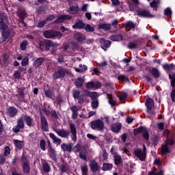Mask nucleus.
Segmentation results:
<instances>
[{
  "label": "nucleus",
  "mask_w": 175,
  "mask_h": 175,
  "mask_svg": "<svg viewBox=\"0 0 175 175\" xmlns=\"http://www.w3.org/2000/svg\"><path fill=\"white\" fill-rule=\"evenodd\" d=\"M29 61V59L28 56H25V57L22 59L21 66H23V67L27 66Z\"/></svg>",
  "instance_id": "obj_50"
},
{
  "label": "nucleus",
  "mask_w": 175,
  "mask_h": 175,
  "mask_svg": "<svg viewBox=\"0 0 175 175\" xmlns=\"http://www.w3.org/2000/svg\"><path fill=\"white\" fill-rule=\"evenodd\" d=\"M70 133H71V138L73 141V142H76L77 139V129L72 123L70 124Z\"/></svg>",
  "instance_id": "obj_12"
},
{
  "label": "nucleus",
  "mask_w": 175,
  "mask_h": 175,
  "mask_svg": "<svg viewBox=\"0 0 175 175\" xmlns=\"http://www.w3.org/2000/svg\"><path fill=\"white\" fill-rule=\"evenodd\" d=\"M124 25L126 27V28H133V29H135V23H133V21H126Z\"/></svg>",
  "instance_id": "obj_38"
},
{
  "label": "nucleus",
  "mask_w": 175,
  "mask_h": 175,
  "mask_svg": "<svg viewBox=\"0 0 175 175\" xmlns=\"http://www.w3.org/2000/svg\"><path fill=\"white\" fill-rule=\"evenodd\" d=\"M44 61H45L44 57H38V59H36L33 63V67L35 68H39V67L42 66V64H43V62H44Z\"/></svg>",
  "instance_id": "obj_20"
},
{
  "label": "nucleus",
  "mask_w": 175,
  "mask_h": 175,
  "mask_svg": "<svg viewBox=\"0 0 175 175\" xmlns=\"http://www.w3.org/2000/svg\"><path fill=\"white\" fill-rule=\"evenodd\" d=\"M109 39H111V40H117V42H119V40H122L123 36L121 34L111 35V37H109Z\"/></svg>",
  "instance_id": "obj_36"
},
{
  "label": "nucleus",
  "mask_w": 175,
  "mask_h": 175,
  "mask_svg": "<svg viewBox=\"0 0 175 175\" xmlns=\"http://www.w3.org/2000/svg\"><path fill=\"white\" fill-rule=\"evenodd\" d=\"M43 46H44L46 50H49L51 46H54L53 41H50V40H45L44 42H42Z\"/></svg>",
  "instance_id": "obj_32"
},
{
  "label": "nucleus",
  "mask_w": 175,
  "mask_h": 175,
  "mask_svg": "<svg viewBox=\"0 0 175 175\" xmlns=\"http://www.w3.org/2000/svg\"><path fill=\"white\" fill-rule=\"evenodd\" d=\"M143 137L145 139H149V131L146 129L142 128Z\"/></svg>",
  "instance_id": "obj_49"
},
{
  "label": "nucleus",
  "mask_w": 175,
  "mask_h": 175,
  "mask_svg": "<svg viewBox=\"0 0 175 175\" xmlns=\"http://www.w3.org/2000/svg\"><path fill=\"white\" fill-rule=\"evenodd\" d=\"M42 167H43V170L44 172H50L51 168H50V165H49V164H48V163H44V164H43V165H42Z\"/></svg>",
  "instance_id": "obj_53"
},
{
  "label": "nucleus",
  "mask_w": 175,
  "mask_h": 175,
  "mask_svg": "<svg viewBox=\"0 0 175 175\" xmlns=\"http://www.w3.org/2000/svg\"><path fill=\"white\" fill-rule=\"evenodd\" d=\"M49 137H50V138H51V139H53V144H56V145H57V146L61 145V144H62L61 138H58V137L55 135V134H53V133H50Z\"/></svg>",
  "instance_id": "obj_18"
},
{
  "label": "nucleus",
  "mask_w": 175,
  "mask_h": 175,
  "mask_svg": "<svg viewBox=\"0 0 175 175\" xmlns=\"http://www.w3.org/2000/svg\"><path fill=\"white\" fill-rule=\"evenodd\" d=\"M46 23V20H40V21H38L37 27H38L39 28H42L45 25Z\"/></svg>",
  "instance_id": "obj_58"
},
{
  "label": "nucleus",
  "mask_w": 175,
  "mask_h": 175,
  "mask_svg": "<svg viewBox=\"0 0 175 175\" xmlns=\"http://www.w3.org/2000/svg\"><path fill=\"white\" fill-rule=\"evenodd\" d=\"M90 167L92 172H96L99 168L98 163L95 161H90Z\"/></svg>",
  "instance_id": "obj_22"
},
{
  "label": "nucleus",
  "mask_w": 175,
  "mask_h": 175,
  "mask_svg": "<svg viewBox=\"0 0 175 175\" xmlns=\"http://www.w3.org/2000/svg\"><path fill=\"white\" fill-rule=\"evenodd\" d=\"M118 148L117 146H112V148H111V154H113L114 161H115V156L116 154V150Z\"/></svg>",
  "instance_id": "obj_59"
},
{
  "label": "nucleus",
  "mask_w": 175,
  "mask_h": 175,
  "mask_svg": "<svg viewBox=\"0 0 175 175\" xmlns=\"http://www.w3.org/2000/svg\"><path fill=\"white\" fill-rule=\"evenodd\" d=\"M166 144H167V146L174 145V138H171V139L167 138L166 139Z\"/></svg>",
  "instance_id": "obj_57"
},
{
  "label": "nucleus",
  "mask_w": 175,
  "mask_h": 175,
  "mask_svg": "<svg viewBox=\"0 0 175 175\" xmlns=\"http://www.w3.org/2000/svg\"><path fill=\"white\" fill-rule=\"evenodd\" d=\"M8 18L6 13H0V29L3 38V40H6L10 35L9 32H5L8 28Z\"/></svg>",
  "instance_id": "obj_1"
},
{
  "label": "nucleus",
  "mask_w": 175,
  "mask_h": 175,
  "mask_svg": "<svg viewBox=\"0 0 175 175\" xmlns=\"http://www.w3.org/2000/svg\"><path fill=\"white\" fill-rule=\"evenodd\" d=\"M163 170H159L157 172H155L154 171H149L148 175H163Z\"/></svg>",
  "instance_id": "obj_42"
},
{
  "label": "nucleus",
  "mask_w": 175,
  "mask_h": 175,
  "mask_svg": "<svg viewBox=\"0 0 175 175\" xmlns=\"http://www.w3.org/2000/svg\"><path fill=\"white\" fill-rule=\"evenodd\" d=\"M100 43H103L105 47H109V46L111 44V41H105V38H100Z\"/></svg>",
  "instance_id": "obj_48"
},
{
  "label": "nucleus",
  "mask_w": 175,
  "mask_h": 175,
  "mask_svg": "<svg viewBox=\"0 0 175 175\" xmlns=\"http://www.w3.org/2000/svg\"><path fill=\"white\" fill-rule=\"evenodd\" d=\"M84 82H85L84 78H81V77H79V78H77V79L75 80V85L77 88H81V86H83Z\"/></svg>",
  "instance_id": "obj_30"
},
{
  "label": "nucleus",
  "mask_w": 175,
  "mask_h": 175,
  "mask_svg": "<svg viewBox=\"0 0 175 175\" xmlns=\"http://www.w3.org/2000/svg\"><path fill=\"white\" fill-rule=\"evenodd\" d=\"M21 77V73L20 71H15L14 73L13 74V77L15 79H19Z\"/></svg>",
  "instance_id": "obj_61"
},
{
  "label": "nucleus",
  "mask_w": 175,
  "mask_h": 175,
  "mask_svg": "<svg viewBox=\"0 0 175 175\" xmlns=\"http://www.w3.org/2000/svg\"><path fill=\"white\" fill-rule=\"evenodd\" d=\"M101 86L100 82H87L85 88L86 89H93V90H96V89H100Z\"/></svg>",
  "instance_id": "obj_11"
},
{
  "label": "nucleus",
  "mask_w": 175,
  "mask_h": 175,
  "mask_svg": "<svg viewBox=\"0 0 175 175\" xmlns=\"http://www.w3.org/2000/svg\"><path fill=\"white\" fill-rule=\"evenodd\" d=\"M122 129L121 123H113L111 126V130L113 133H119L120 130Z\"/></svg>",
  "instance_id": "obj_25"
},
{
  "label": "nucleus",
  "mask_w": 175,
  "mask_h": 175,
  "mask_svg": "<svg viewBox=\"0 0 175 175\" xmlns=\"http://www.w3.org/2000/svg\"><path fill=\"white\" fill-rule=\"evenodd\" d=\"M128 49H135V47H137V42H129L127 45Z\"/></svg>",
  "instance_id": "obj_63"
},
{
  "label": "nucleus",
  "mask_w": 175,
  "mask_h": 175,
  "mask_svg": "<svg viewBox=\"0 0 175 175\" xmlns=\"http://www.w3.org/2000/svg\"><path fill=\"white\" fill-rule=\"evenodd\" d=\"M91 128L92 130H97L98 131H103L105 129V123L101 119H97L96 120H93L91 122Z\"/></svg>",
  "instance_id": "obj_2"
},
{
  "label": "nucleus",
  "mask_w": 175,
  "mask_h": 175,
  "mask_svg": "<svg viewBox=\"0 0 175 175\" xmlns=\"http://www.w3.org/2000/svg\"><path fill=\"white\" fill-rule=\"evenodd\" d=\"M170 79H171V86L173 89L171 92V98L173 103L175 102V74H173L172 76L169 75Z\"/></svg>",
  "instance_id": "obj_9"
},
{
  "label": "nucleus",
  "mask_w": 175,
  "mask_h": 175,
  "mask_svg": "<svg viewBox=\"0 0 175 175\" xmlns=\"http://www.w3.org/2000/svg\"><path fill=\"white\" fill-rule=\"evenodd\" d=\"M90 97L94 100L98 97V93L96 92H90Z\"/></svg>",
  "instance_id": "obj_55"
},
{
  "label": "nucleus",
  "mask_w": 175,
  "mask_h": 175,
  "mask_svg": "<svg viewBox=\"0 0 175 175\" xmlns=\"http://www.w3.org/2000/svg\"><path fill=\"white\" fill-rule=\"evenodd\" d=\"M23 170L25 174H29L31 170L29 166V161L28 159L26 160V163L25 164H22Z\"/></svg>",
  "instance_id": "obj_26"
},
{
  "label": "nucleus",
  "mask_w": 175,
  "mask_h": 175,
  "mask_svg": "<svg viewBox=\"0 0 175 175\" xmlns=\"http://www.w3.org/2000/svg\"><path fill=\"white\" fill-rule=\"evenodd\" d=\"M85 27V23H83V20H78L76 21L75 24L72 25V28L77 29V28L82 29Z\"/></svg>",
  "instance_id": "obj_23"
},
{
  "label": "nucleus",
  "mask_w": 175,
  "mask_h": 175,
  "mask_svg": "<svg viewBox=\"0 0 175 175\" xmlns=\"http://www.w3.org/2000/svg\"><path fill=\"white\" fill-rule=\"evenodd\" d=\"M84 29L87 31L88 32H93L94 31V27H92L90 24H85L84 23Z\"/></svg>",
  "instance_id": "obj_44"
},
{
  "label": "nucleus",
  "mask_w": 175,
  "mask_h": 175,
  "mask_svg": "<svg viewBox=\"0 0 175 175\" xmlns=\"http://www.w3.org/2000/svg\"><path fill=\"white\" fill-rule=\"evenodd\" d=\"M49 154L51 159L53 160L54 161H56L57 160V154L55 149H53L52 146L49 144V147L48 149Z\"/></svg>",
  "instance_id": "obj_16"
},
{
  "label": "nucleus",
  "mask_w": 175,
  "mask_h": 175,
  "mask_svg": "<svg viewBox=\"0 0 175 175\" xmlns=\"http://www.w3.org/2000/svg\"><path fill=\"white\" fill-rule=\"evenodd\" d=\"M122 162V157L120 156V154H118V153H116L115 154V164L118 165V164H121Z\"/></svg>",
  "instance_id": "obj_45"
},
{
  "label": "nucleus",
  "mask_w": 175,
  "mask_h": 175,
  "mask_svg": "<svg viewBox=\"0 0 175 175\" xmlns=\"http://www.w3.org/2000/svg\"><path fill=\"white\" fill-rule=\"evenodd\" d=\"M98 27L103 29H105L106 31L111 29V25L107 23H101L98 25Z\"/></svg>",
  "instance_id": "obj_43"
},
{
  "label": "nucleus",
  "mask_w": 175,
  "mask_h": 175,
  "mask_svg": "<svg viewBox=\"0 0 175 175\" xmlns=\"http://www.w3.org/2000/svg\"><path fill=\"white\" fill-rule=\"evenodd\" d=\"M44 36L45 38H54V36H62V33L59 31H53V29H48L43 32Z\"/></svg>",
  "instance_id": "obj_7"
},
{
  "label": "nucleus",
  "mask_w": 175,
  "mask_h": 175,
  "mask_svg": "<svg viewBox=\"0 0 175 175\" xmlns=\"http://www.w3.org/2000/svg\"><path fill=\"white\" fill-rule=\"evenodd\" d=\"M74 37L79 42H84L86 39L85 35V33H83V32H75L74 33Z\"/></svg>",
  "instance_id": "obj_15"
},
{
  "label": "nucleus",
  "mask_w": 175,
  "mask_h": 175,
  "mask_svg": "<svg viewBox=\"0 0 175 175\" xmlns=\"http://www.w3.org/2000/svg\"><path fill=\"white\" fill-rule=\"evenodd\" d=\"M54 131L59 137H61V138H68V137H70V133L69 130H64V129H54Z\"/></svg>",
  "instance_id": "obj_8"
},
{
  "label": "nucleus",
  "mask_w": 175,
  "mask_h": 175,
  "mask_svg": "<svg viewBox=\"0 0 175 175\" xmlns=\"http://www.w3.org/2000/svg\"><path fill=\"white\" fill-rule=\"evenodd\" d=\"M113 168V164L110 163H104L102 170L103 171H110Z\"/></svg>",
  "instance_id": "obj_33"
},
{
  "label": "nucleus",
  "mask_w": 175,
  "mask_h": 175,
  "mask_svg": "<svg viewBox=\"0 0 175 175\" xmlns=\"http://www.w3.org/2000/svg\"><path fill=\"white\" fill-rule=\"evenodd\" d=\"M10 153H11V149H10V146H5L4 152H3L5 159H6V157L8 156H9L10 154Z\"/></svg>",
  "instance_id": "obj_46"
},
{
  "label": "nucleus",
  "mask_w": 175,
  "mask_h": 175,
  "mask_svg": "<svg viewBox=\"0 0 175 175\" xmlns=\"http://www.w3.org/2000/svg\"><path fill=\"white\" fill-rule=\"evenodd\" d=\"M40 123H41V129L44 131H49V123L47 122V119H46V116L41 113L40 116Z\"/></svg>",
  "instance_id": "obj_10"
},
{
  "label": "nucleus",
  "mask_w": 175,
  "mask_h": 175,
  "mask_svg": "<svg viewBox=\"0 0 175 175\" xmlns=\"http://www.w3.org/2000/svg\"><path fill=\"white\" fill-rule=\"evenodd\" d=\"M146 148L145 145H144V150L142 149H135L133 153L135 157L139 159L140 161H144L146 159Z\"/></svg>",
  "instance_id": "obj_3"
},
{
  "label": "nucleus",
  "mask_w": 175,
  "mask_h": 175,
  "mask_svg": "<svg viewBox=\"0 0 175 175\" xmlns=\"http://www.w3.org/2000/svg\"><path fill=\"white\" fill-rule=\"evenodd\" d=\"M24 120L29 127H31L32 126V123L33 122V119L31 118V116H28V115H25L24 116Z\"/></svg>",
  "instance_id": "obj_29"
},
{
  "label": "nucleus",
  "mask_w": 175,
  "mask_h": 175,
  "mask_svg": "<svg viewBox=\"0 0 175 175\" xmlns=\"http://www.w3.org/2000/svg\"><path fill=\"white\" fill-rule=\"evenodd\" d=\"M59 170L62 172H66V171L68 170L66 164H62L59 165Z\"/></svg>",
  "instance_id": "obj_60"
},
{
  "label": "nucleus",
  "mask_w": 175,
  "mask_h": 175,
  "mask_svg": "<svg viewBox=\"0 0 175 175\" xmlns=\"http://www.w3.org/2000/svg\"><path fill=\"white\" fill-rule=\"evenodd\" d=\"M69 13H77L79 10V6L78 5H72L70 6V8L68 9Z\"/></svg>",
  "instance_id": "obj_39"
},
{
  "label": "nucleus",
  "mask_w": 175,
  "mask_h": 175,
  "mask_svg": "<svg viewBox=\"0 0 175 175\" xmlns=\"http://www.w3.org/2000/svg\"><path fill=\"white\" fill-rule=\"evenodd\" d=\"M17 14L21 17V18H25V17L27 16V12L25 9H18Z\"/></svg>",
  "instance_id": "obj_34"
},
{
  "label": "nucleus",
  "mask_w": 175,
  "mask_h": 175,
  "mask_svg": "<svg viewBox=\"0 0 175 175\" xmlns=\"http://www.w3.org/2000/svg\"><path fill=\"white\" fill-rule=\"evenodd\" d=\"M62 150L64 152H72V146L70 145V144L66 145V144H62L61 145Z\"/></svg>",
  "instance_id": "obj_28"
},
{
  "label": "nucleus",
  "mask_w": 175,
  "mask_h": 175,
  "mask_svg": "<svg viewBox=\"0 0 175 175\" xmlns=\"http://www.w3.org/2000/svg\"><path fill=\"white\" fill-rule=\"evenodd\" d=\"M146 107L147 108V112L153 116H155L156 112L153 111L154 107V101L152 98H148L146 101Z\"/></svg>",
  "instance_id": "obj_5"
},
{
  "label": "nucleus",
  "mask_w": 175,
  "mask_h": 175,
  "mask_svg": "<svg viewBox=\"0 0 175 175\" xmlns=\"http://www.w3.org/2000/svg\"><path fill=\"white\" fill-rule=\"evenodd\" d=\"M40 146L42 150H46V141H44V139H41Z\"/></svg>",
  "instance_id": "obj_56"
},
{
  "label": "nucleus",
  "mask_w": 175,
  "mask_h": 175,
  "mask_svg": "<svg viewBox=\"0 0 175 175\" xmlns=\"http://www.w3.org/2000/svg\"><path fill=\"white\" fill-rule=\"evenodd\" d=\"M91 104L93 109H96L99 105V101L97 98H94V100L92 101Z\"/></svg>",
  "instance_id": "obj_47"
},
{
  "label": "nucleus",
  "mask_w": 175,
  "mask_h": 175,
  "mask_svg": "<svg viewBox=\"0 0 175 175\" xmlns=\"http://www.w3.org/2000/svg\"><path fill=\"white\" fill-rule=\"evenodd\" d=\"M67 73V70L64 67H57L56 71L53 75V78L54 81L59 79L60 78H64Z\"/></svg>",
  "instance_id": "obj_4"
},
{
  "label": "nucleus",
  "mask_w": 175,
  "mask_h": 175,
  "mask_svg": "<svg viewBox=\"0 0 175 175\" xmlns=\"http://www.w3.org/2000/svg\"><path fill=\"white\" fill-rule=\"evenodd\" d=\"M137 14H138V16H142L143 17H154V14L150 13L149 10L144 9H138V10H137Z\"/></svg>",
  "instance_id": "obj_13"
},
{
  "label": "nucleus",
  "mask_w": 175,
  "mask_h": 175,
  "mask_svg": "<svg viewBox=\"0 0 175 175\" xmlns=\"http://www.w3.org/2000/svg\"><path fill=\"white\" fill-rule=\"evenodd\" d=\"M87 66H82V64H79V68H75L77 72H84L85 71H87Z\"/></svg>",
  "instance_id": "obj_40"
},
{
  "label": "nucleus",
  "mask_w": 175,
  "mask_h": 175,
  "mask_svg": "<svg viewBox=\"0 0 175 175\" xmlns=\"http://www.w3.org/2000/svg\"><path fill=\"white\" fill-rule=\"evenodd\" d=\"M6 161L5 154H0V164L3 165Z\"/></svg>",
  "instance_id": "obj_62"
},
{
  "label": "nucleus",
  "mask_w": 175,
  "mask_h": 175,
  "mask_svg": "<svg viewBox=\"0 0 175 175\" xmlns=\"http://www.w3.org/2000/svg\"><path fill=\"white\" fill-rule=\"evenodd\" d=\"M14 144L18 149H23L24 146V143L23 142V141H19L18 139H14Z\"/></svg>",
  "instance_id": "obj_37"
},
{
  "label": "nucleus",
  "mask_w": 175,
  "mask_h": 175,
  "mask_svg": "<svg viewBox=\"0 0 175 175\" xmlns=\"http://www.w3.org/2000/svg\"><path fill=\"white\" fill-rule=\"evenodd\" d=\"M167 153H170V150L168 148V144H166V140L165 144L161 145V154H167Z\"/></svg>",
  "instance_id": "obj_24"
},
{
  "label": "nucleus",
  "mask_w": 175,
  "mask_h": 175,
  "mask_svg": "<svg viewBox=\"0 0 175 175\" xmlns=\"http://www.w3.org/2000/svg\"><path fill=\"white\" fill-rule=\"evenodd\" d=\"M72 150L75 153H77V152H80L81 153V151L82 150V146H81V145L77 144V145H75V146H74V148H72Z\"/></svg>",
  "instance_id": "obj_52"
},
{
  "label": "nucleus",
  "mask_w": 175,
  "mask_h": 175,
  "mask_svg": "<svg viewBox=\"0 0 175 175\" xmlns=\"http://www.w3.org/2000/svg\"><path fill=\"white\" fill-rule=\"evenodd\" d=\"M44 93L46 97L49 98H51V100H54L55 94L54 92L51 90L49 86H46L44 89Z\"/></svg>",
  "instance_id": "obj_14"
},
{
  "label": "nucleus",
  "mask_w": 175,
  "mask_h": 175,
  "mask_svg": "<svg viewBox=\"0 0 175 175\" xmlns=\"http://www.w3.org/2000/svg\"><path fill=\"white\" fill-rule=\"evenodd\" d=\"M27 44H28V41H23V42L20 45L21 50H25Z\"/></svg>",
  "instance_id": "obj_64"
},
{
  "label": "nucleus",
  "mask_w": 175,
  "mask_h": 175,
  "mask_svg": "<svg viewBox=\"0 0 175 175\" xmlns=\"http://www.w3.org/2000/svg\"><path fill=\"white\" fill-rule=\"evenodd\" d=\"M160 3V0H153L152 2L150 3V6L153 8L154 9H157V6Z\"/></svg>",
  "instance_id": "obj_41"
},
{
  "label": "nucleus",
  "mask_w": 175,
  "mask_h": 175,
  "mask_svg": "<svg viewBox=\"0 0 175 175\" xmlns=\"http://www.w3.org/2000/svg\"><path fill=\"white\" fill-rule=\"evenodd\" d=\"M81 170L82 171V175H88V165H81Z\"/></svg>",
  "instance_id": "obj_51"
},
{
  "label": "nucleus",
  "mask_w": 175,
  "mask_h": 175,
  "mask_svg": "<svg viewBox=\"0 0 175 175\" xmlns=\"http://www.w3.org/2000/svg\"><path fill=\"white\" fill-rule=\"evenodd\" d=\"M72 18V16H70L69 14H62V16H59L56 20H55V23H62L64 20H70Z\"/></svg>",
  "instance_id": "obj_19"
},
{
  "label": "nucleus",
  "mask_w": 175,
  "mask_h": 175,
  "mask_svg": "<svg viewBox=\"0 0 175 175\" xmlns=\"http://www.w3.org/2000/svg\"><path fill=\"white\" fill-rule=\"evenodd\" d=\"M50 108H51V107H50L49 104H47V103L44 104V107L42 108V111H43L44 113H45V115L46 116H50V115H51Z\"/></svg>",
  "instance_id": "obj_27"
},
{
  "label": "nucleus",
  "mask_w": 175,
  "mask_h": 175,
  "mask_svg": "<svg viewBox=\"0 0 175 175\" xmlns=\"http://www.w3.org/2000/svg\"><path fill=\"white\" fill-rule=\"evenodd\" d=\"M150 73L152 74V77H154L155 79L160 78L161 77V73L158 68H151V70H150Z\"/></svg>",
  "instance_id": "obj_21"
},
{
  "label": "nucleus",
  "mask_w": 175,
  "mask_h": 175,
  "mask_svg": "<svg viewBox=\"0 0 175 175\" xmlns=\"http://www.w3.org/2000/svg\"><path fill=\"white\" fill-rule=\"evenodd\" d=\"M7 113L11 116V118H14L18 113V109L14 108V107H10L7 109Z\"/></svg>",
  "instance_id": "obj_17"
},
{
  "label": "nucleus",
  "mask_w": 175,
  "mask_h": 175,
  "mask_svg": "<svg viewBox=\"0 0 175 175\" xmlns=\"http://www.w3.org/2000/svg\"><path fill=\"white\" fill-rule=\"evenodd\" d=\"M70 110L72 111V119H77L78 118V108L75 105L71 107Z\"/></svg>",
  "instance_id": "obj_31"
},
{
  "label": "nucleus",
  "mask_w": 175,
  "mask_h": 175,
  "mask_svg": "<svg viewBox=\"0 0 175 175\" xmlns=\"http://www.w3.org/2000/svg\"><path fill=\"white\" fill-rule=\"evenodd\" d=\"M107 98L108 100V103L111 106V107H115L116 105V101L115 100L113 99V97L111 94H109L107 96Z\"/></svg>",
  "instance_id": "obj_35"
},
{
  "label": "nucleus",
  "mask_w": 175,
  "mask_h": 175,
  "mask_svg": "<svg viewBox=\"0 0 175 175\" xmlns=\"http://www.w3.org/2000/svg\"><path fill=\"white\" fill-rule=\"evenodd\" d=\"M79 157L82 159V160H87L86 153L83 152V148H82V150L80 151Z\"/></svg>",
  "instance_id": "obj_54"
},
{
  "label": "nucleus",
  "mask_w": 175,
  "mask_h": 175,
  "mask_svg": "<svg viewBox=\"0 0 175 175\" xmlns=\"http://www.w3.org/2000/svg\"><path fill=\"white\" fill-rule=\"evenodd\" d=\"M25 116H21L17 119V124L12 129V131L14 133H19L21 129H24L25 123H24Z\"/></svg>",
  "instance_id": "obj_6"
}]
</instances>
